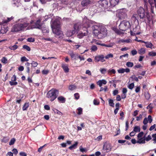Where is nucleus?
I'll use <instances>...</instances> for the list:
<instances>
[{
  "label": "nucleus",
  "mask_w": 156,
  "mask_h": 156,
  "mask_svg": "<svg viewBox=\"0 0 156 156\" xmlns=\"http://www.w3.org/2000/svg\"><path fill=\"white\" fill-rule=\"evenodd\" d=\"M129 23L128 21L122 22L119 25V28L121 30L125 31L129 28Z\"/></svg>",
  "instance_id": "nucleus-6"
},
{
  "label": "nucleus",
  "mask_w": 156,
  "mask_h": 156,
  "mask_svg": "<svg viewBox=\"0 0 156 156\" xmlns=\"http://www.w3.org/2000/svg\"><path fill=\"white\" fill-rule=\"evenodd\" d=\"M148 121L147 118H145L143 120V123L144 125H146L148 123Z\"/></svg>",
  "instance_id": "nucleus-60"
},
{
  "label": "nucleus",
  "mask_w": 156,
  "mask_h": 156,
  "mask_svg": "<svg viewBox=\"0 0 156 156\" xmlns=\"http://www.w3.org/2000/svg\"><path fill=\"white\" fill-rule=\"evenodd\" d=\"M144 43L146 44L145 46L147 48H152V47L153 46L152 43L149 41H145Z\"/></svg>",
  "instance_id": "nucleus-23"
},
{
  "label": "nucleus",
  "mask_w": 156,
  "mask_h": 156,
  "mask_svg": "<svg viewBox=\"0 0 156 156\" xmlns=\"http://www.w3.org/2000/svg\"><path fill=\"white\" fill-rule=\"evenodd\" d=\"M119 73H123L125 72L124 69L122 68L118 70Z\"/></svg>",
  "instance_id": "nucleus-51"
},
{
  "label": "nucleus",
  "mask_w": 156,
  "mask_h": 156,
  "mask_svg": "<svg viewBox=\"0 0 156 156\" xmlns=\"http://www.w3.org/2000/svg\"><path fill=\"white\" fill-rule=\"evenodd\" d=\"M152 139L151 136L150 135H149L148 136L146 137L145 139V140H146L147 141H148L150 140H151Z\"/></svg>",
  "instance_id": "nucleus-57"
},
{
  "label": "nucleus",
  "mask_w": 156,
  "mask_h": 156,
  "mask_svg": "<svg viewBox=\"0 0 156 156\" xmlns=\"http://www.w3.org/2000/svg\"><path fill=\"white\" fill-rule=\"evenodd\" d=\"M23 48L26 50L28 51H30V48L27 45H24L23 46Z\"/></svg>",
  "instance_id": "nucleus-39"
},
{
  "label": "nucleus",
  "mask_w": 156,
  "mask_h": 156,
  "mask_svg": "<svg viewBox=\"0 0 156 156\" xmlns=\"http://www.w3.org/2000/svg\"><path fill=\"white\" fill-rule=\"evenodd\" d=\"M28 61L29 59L25 56L22 57L21 58V61L23 62L25 61L28 62Z\"/></svg>",
  "instance_id": "nucleus-37"
},
{
  "label": "nucleus",
  "mask_w": 156,
  "mask_h": 156,
  "mask_svg": "<svg viewBox=\"0 0 156 156\" xmlns=\"http://www.w3.org/2000/svg\"><path fill=\"white\" fill-rule=\"evenodd\" d=\"M138 14L140 19L147 18L148 20L150 21V14L148 10H139Z\"/></svg>",
  "instance_id": "nucleus-5"
},
{
  "label": "nucleus",
  "mask_w": 156,
  "mask_h": 156,
  "mask_svg": "<svg viewBox=\"0 0 156 156\" xmlns=\"http://www.w3.org/2000/svg\"><path fill=\"white\" fill-rule=\"evenodd\" d=\"M14 17L12 16L10 18H7V20H3L2 23H7L10 22L11 20L13 19Z\"/></svg>",
  "instance_id": "nucleus-20"
},
{
  "label": "nucleus",
  "mask_w": 156,
  "mask_h": 156,
  "mask_svg": "<svg viewBox=\"0 0 156 156\" xmlns=\"http://www.w3.org/2000/svg\"><path fill=\"white\" fill-rule=\"evenodd\" d=\"M29 23L26 22L16 24L12 27L11 31L12 32H17L24 31L25 28L29 26Z\"/></svg>",
  "instance_id": "nucleus-2"
},
{
  "label": "nucleus",
  "mask_w": 156,
  "mask_h": 156,
  "mask_svg": "<svg viewBox=\"0 0 156 156\" xmlns=\"http://www.w3.org/2000/svg\"><path fill=\"white\" fill-rule=\"evenodd\" d=\"M98 49V48L96 45H93L90 48L91 51H95Z\"/></svg>",
  "instance_id": "nucleus-33"
},
{
  "label": "nucleus",
  "mask_w": 156,
  "mask_h": 156,
  "mask_svg": "<svg viewBox=\"0 0 156 156\" xmlns=\"http://www.w3.org/2000/svg\"><path fill=\"white\" fill-rule=\"evenodd\" d=\"M16 141V140L14 138H12L9 142V145H13Z\"/></svg>",
  "instance_id": "nucleus-47"
},
{
  "label": "nucleus",
  "mask_w": 156,
  "mask_h": 156,
  "mask_svg": "<svg viewBox=\"0 0 156 156\" xmlns=\"http://www.w3.org/2000/svg\"><path fill=\"white\" fill-rule=\"evenodd\" d=\"M148 55L150 56H156V52L154 51L149 52Z\"/></svg>",
  "instance_id": "nucleus-42"
},
{
  "label": "nucleus",
  "mask_w": 156,
  "mask_h": 156,
  "mask_svg": "<svg viewBox=\"0 0 156 156\" xmlns=\"http://www.w3.org/2000/svg\"><path fill=\"white\" fill-rule=\"evenodd\" d=\"M119 0H110V2L112 6L114 7L118 4Z\"/></svg>",
  "instance_id": "nucleus-18"
},
{
  "label": "nucleus",
  "mask_w": 156,
  "mask_h": 156,
  "mask_svg": "<svg viewBox=\"0 0 156 156\" xmlns=\"http://www.w3.org/2000/svg\"><path fill=\"white\" fill-rule=\"evenodd\" d=\"M111 149L112 145L109 142H106L104 143L103 147V150L108 152L110 151Z\"/></svg>",
  "instance_id": "nucleus-10"
},
{
  "label": "nucleus",
  "mask_w": 156,
  "mask_h": 156,
  "mask_svg": "<svg viewBox=\"0 0 156 156\" xmlns=\"http://www.w3.org/2000/svg\"><path fill=\"white\" fill-rule=\"evenodd\" d=\"M27 41L30 42H34L35 41V39L34 38L32 37H29L27 38Z\"/></svg>",
  "instance_id": "nucleus-49"
},
{
  "label": "nucleus",
  "mask_w": 156,
  "mask_h": 156,
  "mask_svg": "<svg viewBox=\"0 0 156 156\" xmlns=\"http://www.w3.org/2000/svg\"><path fill=\"white\" fill-rule=\"evenodd\" d=\"M100 29L99 28L98 30L94 29L93 31V33L96 36H97L98 38L100 33Z\"/></svg>",
  "instance_id": "nucleus-25"
},
{
  "label": "nucleus",
  "mask_w": 156,
  "mask_h": 156,
  "mask_svg": "<svg viewBox=\"0 0 156 156\" xmlns=\"http://www.w3.org/2000/svg\"><path fill=\"white\" fill-rule=\"evenodd\" d=\"M147 119H148V121L150 123H151L152 122L153 119L151 115H149L148 116V118Z\"/></svg>",
  "instance_id": "nucleus-50"
},
{
  "label": "nucleus",
  "mask_w": 156,
  "mask_h": 156,
  "mask_svg": "<svg viewBox=\"0 0 156 156\" xmlns=\"http://www.w3.org/2000/svg\"><path fill=\"white\" fill-rule=\"evenodd\" d=\"M62 67L65 73H67L69 72V69L66 65L64 64H62Z\"/></svg>",
  "instance_id": "nucleus-21"
},
{
  "label": "nucleus",
  "mask_w": 156,
  "mask_h": 156,
  "mask_svg": "<svg viewBox=\"0 0 156 156\" xmlns=\"http://www.w3.org/2000/svg\"><path fill=\"white\" fill-rule=\"evenodd\" d=\"M81 25L78 23L75 24L73 26L74 30H75V33L79 30V29Z\"/></svg>",
  "instance_id": "nucleus-19"
},
{
  "label": "nucleus",
  "mask_w": 156,
  "mask_h": 156,
  "mask_svg": "<svg viewBox=\"0 0 156 156\" xmlns=\"http://www.w3.org/2000/svg\"><path fill=\"white\" fill-rule=\"evenodd\" d=\"M126 65L128 67H132L133 66V63L132 62H128L126 63Z\"/></svg>",
  "instance_id": "nucleus-44"
},
{
  "label": "nucleus",
  "mask_w": 156,
  "mask_h": 156,
  "mask_svg": "<svg viewBox=\"0 0 156 156\" xmlns=\"http://www.w3.org/2000/svg\"><path fill=\"white\" fill-rule=\"evenodd\" d=\"M144 96L146 99L148 100L150 99L151 97V95L148 92H145L144 93Z\"/></svg>",
  "instance_id": "nucleus-35"
},
{
  "label": "nucleus",
  "mask_w": 156,
  "mask_h": 156,
  "mask_svg": "<svg viewBox=\"0 0 156 156\" xmlns=\"http://www.w3.org/2000/svg\"><path fill=\"white\" fill-rule=\"evenodd\" d=\"M107 81L105 80H99L97 83V84L99 87H101L103 84H106L107 83Z\"/></svg>",
  "instance_id": "nucleus-17"
},
{
  "label": "nucleus",
  "mask_w": 156,
  "mask_h": 156,
  "mask_svg": "<svg viewBox=\"0 0 156 156\" xmlns=\"http://www.w3.org/2000/svg\"><path fill=\"white\" fill-rule=\"evenodd\" d=\"M8 29L9 28L7 25H3L2 26L0 33L2 34H5L8 31Z\"/></svg>",
  "instance_id": "nucleus-15"
},
{
  "label": "nucleus",
  "mask_w": 156,
  "mask_h": 156,
  "mask_svg": "<svg viewBox=\"0 0 156 156\" xmlns=\"http://www.w3.org/2000/svg\"><path fill=\"white\" fill-rule=\"evenodd\" d=\"M145 143V139H143V138H141L140 139H139L137 141V143L139 144H143Z\"/></svg>",
  "instance_id": "nucleus-27"
},
{
  "label": "nucleus",
  "mask_w": 156,
  "mask_h": 156,
  "mask_svg": "<svg viewBox=\"0 0 156 156\" xmlns=\"http://www.w3.org/2000/svg\"><path fill=\"white\" fill-rule=\"evenodd\" d=\"M105 57L103 55H97L94 58V61L96 62H98L99 61L104 62L105 61L104 59Z\"/></svg>",
  "instance_id": "nucleus-11"
},
{
  "label": "nucleus",
  "mask_w": 156,
  "mask_h": 156,
  "mask_svg": "<svg viewBox=\"0 0 156 156\" xmlns=\"http://www.w3.org/2000/svg\"><path fill=\"white\" fill-rule=\"evenodd\" d=\"M91 23L90 21L87 19H84L83 20V26L85 28H88L90 27Z\"/></svg>",
  "instance_id": "nucleus-13"
},
{
  "label": "nucleus",
  "mask_w": 156,
  "mask_h": 156,
  "mask_svg": "<svg viewBox=\"0 0 156 156\" xmlns=\"http://www.w3.org/2000/svg\"><path fill=\"white\" fill-rule=\"evenodd\" d=\"M107 34V31L106 29L103 27H101L100 29V33L99 38L101 39L105 37Z\"/></svg>",
  "instance_id": "nucleus-8"
},
{
  "label": "nucleus",
  "mask_w": 156,
  "mask_h": 156,
  "mask_svg": "<svg viewBox=\"0 0 156 156\" xmlns=\"http://www.w3.org/2000/svg\"><path fill=\"white\" fill-rule=\"evenodd\" d=\"M16 76L15 75H14L12 77L11 81L14 82V81H16Z\"/></svg>",
  "instance_id": "nucleus-54"
},
{
  "label": "nucleus",
  "mask_w": 156,
  "mask_h": 156,
  "mask_svg": "<svg viewBox=\"0 0 156 156\" xmlns=\"http://www.w3.org/2000/svg\"><path fill=\"white\" fill-rule=\"evenodd\" d=\"M52 110L55 114H58L60 115H62V113L61 112L56 109L53 108Z\"/></svg>",
  "instance_id": "nucleus-32"
},
{
  "label": "nucleus",
  "mask_w": 156,
  "mask_h": 156,
  "mask_svg": "<svg viewBox=\"0 0 156 156\" xmlns=\"http://www.w3.org/2000/svg\"><path fill=\"white\" fill-rule=\"evenodd\" d=\"M11 2L14 6L18 7L21 5L20 0H12Z\"/></svg>",
  "instance_id": "nucleus-14"
},
{
  "label": "nucleus",
  "mask_w": 156,
  "mask_h": 156,
  "mask_svg": "<svg viewBox=\"0 0 156 156\" xmlns=\"http://www.w3.org/2000/svg\"><path fill=\"white\" fill-rule=\"evenodd\" d=\"M146 52V49L144 48H141L138 51V53L141 55L144 54Z\"/></svg>",
  "instance_id": "nucleus-24"
},
{
  "label": "nucleus",
  "mask_w": 156,
  "mask_h": 156,
  "mask_svg": "<svg viewBox=\"0 0 156 156\" xmlns=\"http://www.w3.org/2000/svg\"><path fill=\"white\" fill-rule=\"evenodd\" d=\"M74 96L76 99L78 100L79 98L80 95L78 93H75Z\"/></svg>",
  "instance_id": "nucleus-52"
},
{
  "label": "nucleus",
  "mask_w": 156,
  "mask_h": 156,
  "mask_svg": "<svg viewBox=\"0 0 156 156\" xmlns=\"http://www.w3.org/2000/svg\"><path fill=\"white\" fill-rule=\"evenodd\" d=\"M58 101L62 103H64L66 101V98L62 96L58 97L57 98Z\"/></svg>",
  "instance_id": "nucleus-22"
},
{
  "label": "nucleus",
  "mask_w": 156,
  "mask_h": 156,
  "mask_svg": "<svg viewBox=\"0 0 156 156\" xmlns=\"http://www.w3.org/2000/svg\"><path fill=\"white\" fill-rule=\"evenodd\" d=\"M69 55L71 56V57L72 58H74L75 59H76V55L74 54L73 52H71L69 53Z\"/></svg>",
  "instance_id": "nucleus-46"
},
{
  "label": "nucleus",
  "mask_w": 156,
  "mask_h": 156,
  "mask_svg": "<svg viewBox=\"0 0 156 156\" xmlns=\"http://www.w3.org/2000/svg\"><path fill=\"white\" fill-rule=\"evenodd\" d=\"M59 93L58 90L55 89H52L47 93L46 97L50 99L51 101L55 100L57 97Z\"/></svg>",
  "instance_id": "nucleus-3"
},
{
  "label": "nucleus",
  "mask_w": 156,
  "mask_h": 156,
  "mask_svg": "<svg viewBox=\"0 0 156 156\" xmlns=\"http://www.w3.org/2000/svg\"><path fill=\"white\" fill-rule=\"evenodd\" d=\"M125 10H119L116 14V16L120 19H125L127 17V15Z\"/></svg>",
  "instance_id": "nucleus-7"
},
{
  "label": "nucleus",
  "mask_w": 156,
  "mask_h": 156,
  "mask_svg": "<svg viewBox=\"0 0 156 156\" xmlns=\"http://www.w3.org/2000/svg\"><path fill=\"white\" fill-rule=\"evenodd\" d=\"M77 110L78 111L77 113L78 115H80L82 114L83 109L82 108L79 107L77 108Z\"/></svg>",
  "instance_id": "nucleus-41"
},
{
  "label": "nucleus",
  "mask_w": 156,
  "mask_h": 156,
  "mask_svg": "<svg viewBox=\"0 0 156 156\" xmlns=\"http://www.w3.org/2000/svg\"><path fill=\"white\" fill-rule=\"evenodd\" d=\"M49 73L48 70H43L42 71V73L43 74L47 75Z\"/></svg>",
  "instance_id": "nucleus-61"
},
{
  "label": "nucleus",
  "mask_w": 156,
  "mask_h": 156,
  "mask_svg": "<svg viewBox=\"0 0 156 156\" xmlns=\"http://www.w3.org/2000/svg\"><path fill=\"white\" fill-rule=\"evenodd\" d=\"M18 48V46L16 45H14L13 46H9V48L11 50H15Z\"/></svg>",
  "instance_id": "nucleus-31"
},
{
  "label": "nucleus",
  "mask_w": 156,
  "mask_h": 156,
  "mask_svg": "<svg viewBox=\"0 0 156 156\" xmlns=\"http://www.w3.org/2000/svg\"><path fill=\"white\" fill-rule=\"evenodd\" d=\"M29 103H25L23 105L22 108L23 111L27 110L28 108L29 107Z\"/></svg>",
  "instance_id": "nucleus-28"
},
{
  "label": "nucleus",
  "mask_w": 156,
  "mask_h": 156,
  "mask_svg": "<svg viewBox=\"0 0 156 156\" xmlns=\"http://www.w3.org/2000/svg\"><path fill=\"white\" fill-rule=\"evenodd\" d=\"M41 18H39L35 22L34 20H31L30 24H32V28L41 29L43 24L41 22Z\"/></svg>",
  "instance_id": "nucleus-4"
},
{
  "label": "nucleus",
  "mask_w": 156,
  "mask_h": 156,
  "mask_svg": "<svg viewBox=\"0 0 156 156\" xmlns=\"http://www.w3.org/2000/svg\"><path fill=\"white\" fill-rule=\"evenodd\" d=\"M118 93V90H115L113 91V94L114 96H115Z\"/></svg>",
  "instance_id": "nucleus-63"
},
{
  "label": "nucleus",
  "mask_w": 156,
  "mask_h": 156,
  "mask_svg": "<svg viewBox=\"0 0 156 156\" xmlns=\"http://www.w3.org/2000/svg\"><path fill=\"white\" fill-rule=\"evenodd\" d=\"M109 104L110 106L114 107V103L113 102V100L111 99H109L108 100Z\"/></svg>",
  "instance_id": "nucleus-34"
},
{
  "label": "nucleus",
  "mask_w": 156,
  "mask_h": 156,
  "mask_svg": "<svg viewBox=\"0 0 156 156\" xmlns=\"http://www.w3.org/2000/svg\"><path fill=\"white\" fill-rule=\"evenodd\" d=\"M113 57V54L110 53L107 55L105 56V58L106 59H108L110 58H112Z\"/></svg>",
  "instance_id": "nucleus-36"
},
{
  "label": "nucleus",
  "mask_w": 156,
  "mask_h": 156,
  "mask_svg": "<svg viewBox=\"0 0 156 156\" xmlns=\"http://www.w3.org/2000/svg\"><path fill=\"white\" fill-rule=\"evenodd\" d=\"M51 24L53 33L59 36V37L62 38L64 34L61 30L60 23L59 20L57 19H55L54 21L51 22Z\"/></svg>",
  "instance_id": "nucleus-1"
},
{
  "label": "nucleus",
  "mask_w": 156,
  "mask_h": 156,
  "mask_svg": "<svg viewBox=\"0 0 156 156\" xmlns=\"http://www.w3.org/2000/svg\"><path fill=\"white\" fill-rule=\"evenodd\" d=\"M75 34V30H69L66 33V35L68 37H70L72 36L73 34Z\"/></svg>",
  "instance_id": "nucleus-16"
},
{
  "label": "nucleus",
  "mask_w": 156,
  "mask_h": 156,
  "mask_svg": "<svg viewBox=\"0 0 156 156\" xmlns=\"http://www.w3.org/2000/svg\"><path fill=\"white\" fill-rule=\"evenodd\" d=\"M144 132H140L137 135V137L138 138H141L142 136L144 135Z\"/></svg>",
  "instance_id": "nucleus-56"
},
{
  "label": "nucleus",
  "mask_w": 156,
  "mask_h": 156,
  "mask_svg": "<svg viewBox=\"0 0 156 156\" xmlns=\"http://www.w3.org/2000/svg\"><path fill=\"white\" fill-rule=\"evenodd\" d=\"M78 144L77 142H76L75 143L70 146L69 148L70 150H72L73 149H75L76 148Z\"/></svg>",
  "instance_id": "nucleus-26"
},
{
  "label": "nucleus",
  "mask_w": 156,
  "mask_h": 156,
  "mask_svg": "<svg viewBox=\"0 0 156 156\" xmlns=\"http://www.w3.org/2000/svg\"><path fill=\"white\" fill-rule=\"evenodd\" d=\"M20 155L21 156H27V154L24 152H21L19 153Z\"/></svg>",
  "instance_id": "nucleus-64"
},
{
  "label": "nucleus",
  "mask_w": 156,
  "mask_h": 156,
  "mask_svg": "<svg viewBox=\"0 0 156 156\" xmlns=\"http://www.w3.org/2000/svg\"><path fill=\"white\" fill-rule=\"evenodd\" d=\"M31 64L32 66L34 67H36L38 65V63L37 62L34 61H33Z\"/></svg>",
  "instance_id": "nucleus-59"
},
{
  "label": "nucleus",
  "mask_w": 156,
  "mask_h": 156,
  "mask_svg": "<svg viewBox=\"0 0 156 156\" xmlns=\"http://www.w3.org/2000/svg\"><path fill=\"white\" fill-rule=\"evenodd\" d=\"M100 8L102 9H106L108 7V3L106 0H101L98 2Z\"/></svg>",
  "instance_id": "nucleus-9"
},
{
  "label": "nucleus",
  "mask_w": 156,
  "mask_h": 156,
  "mask_svg": "<svg viewBox=\"0 0 156 156\" xmlns=\"http://www.w3.org/2000/svg\"><path fill=\"white\" fill-rule=\"evenodd\" d=\"M153 140L154 141V143H156V133L153 134L152 135Z\"/></svg>",
  "instance_id": "nucleus-55"
},
{
  "label": "nucleus",
  "mask_w": 156,
  "mask_h": 156,
  "mask_svg": "<svg viewBox=\"0 0 156 156\" xmlns=\"http://www.w3.org/2000/svg\"><path fill=\"white\" fill-rule=\"evenodd\" d=\"M93 3V1L92 0H83L81 2V5L83 7L87 6Z\"/></svg>",
  "instance_id": "nucleus-12"
},
{
  "label": "nucleus",
  "mask_w": 156,
  "mask_h": 156,
  "mask_svg": "<svg viewBox=\"0 0 156 156\" xmlns=\"http://www.w3.org/2000/svg\"><path fill=\"white\" fill-rule=\"evenodd\" d=\"M85 33H79V34H77V37L79 38H82L84 36H85Z\"/></svg>",
  "instance_id": "nucleus-38"
},
{
  "label": "nucleus",
  "mask_w": 156,
  "mask_h": 156,
  "mask_svg": "<svg viewBox=\"0 0 156 156\" xmlns=\"http://www.w3.org/2000/svg\"><path fill=\"white\" fill-rule=\"evenodd\" d=\"M2 62L4 64H6L8 63V60L5 57L2 58L1 60Z\"/></svg>",
  "instance_id": "nucleus-40"
},
{
  "label": "nucleus",
  "mask_w": 156,
  "mask_h": 156,
  "mask_svg": "<svg viewBox=\"0 0 156 156\" xmlns=\"http://www.w3.org/2000/svg\"><path fill=\"white\" fill-rule=\"evenodd\" d=\"M142 114H140L139 116L136 117V120L137 121L140 120L142 118Z\"/></svg>",
  "instance_id": "nucleus-53"
},
{
  "label": "nucleus",
  "mask_w": 156,
  "mask_h": 156,
  "mask_svg": "<svg viewBox=\"0 0 156 156\" xmlns=\"http://www.w3.org/2000/svg\"><path fill=\"white\" fill-rule=\"evenodd\" d=\"M108 74L109 75H111L112 74H115L116 73L115 70L114 69H109L107 71Z\"/></svg>",
  "instance_id": "nucleus-29"
},
{
  "label": "nucleus",
  "mask_w": 156,
  "mask_h": 156,
  "mask_svg": "<svg viewBox=\"0 0 156 156\" xmlns=\"http://www.w3.org/2000/svg\"><path fill=\"white\" fill-rule=\"evenodd\" d=\"M156 124H154L153 126H151L149 128V130L150 131H152V130L154 129L156 127Z\"/></svg>",
  "instance_id": "nucleus-62"
},
{
  "label": "nucleus",
  "mask_w": 156,
  "mask_h": 156,
  "mask_svg": "<svg viewBox=\"0 0 156 156\" xmlns=\"http://www.w3.org/2000/svg\"><path fill=\"white\" fill-rule=\"evenodd\" d=\"M101 73L102 74H105L107 71V69L105 68H100V69Z\"/></svg>",
  "instance_id": "nucleus-43"
},
{
  "label": "nucleus",
  "mask_w": 156,
  "mask_h": 156,
  "mask_svg": "<svg viewBox=\"0 0 156 156\" xmlns=\"http://www.w3.org/2000/svg\"><path fill=\"white\" fill-rule=\"evenodd\" d=\"M133 130L135 132H139L140 131V126H136L133 127Z\"/></svg>",
  "instance_id": "nucleus-30"
},
{
  "label": "nucleus",
  "mask_w": 156,
  "mask_h": 156,
  "mask_svg": "<svg viewBox=\"0 0 156 156\" xmlns=\"http://www.w3.org/2000/svg\"><path fill=\"white\" fill-rule=\"evenodd\" d=\"M76 88V87L74 85H70L69 87V89L71 90H73L75 89Z\"/></svg>",
  "instance_id": "nucleus-45"
},
{
  "label": "nucleus",
  "mask_w": 156,
  "mask_h": 156,
  "mask_svg": "<svg viewBox=\"0 0 156 156\" xmlns=\"http://www.w3.org/2000/svg\"><path fill=\"white\" fill-rule=\"evenodd\" d=\"M134 86V83H132L128 86V87L129 89L132 90Z\"/></svg>",
  "instance_id": "nucleus-48"
},
{
  "label": "nucleus",
  "mask_w": 156,
  "mask_h": 156,
  "mask_svg": "<svg viewBox=\"0 0 156 156\" xmlns=\"http://www.w3.org/2000/svg\"><path fill=\"white\" fill-rule=\"evenodd\" d=\"M127 92V89L126 88H123L122 89V94H126Z\"/></svg>",
  "instance_id": "nucleus-58"
}]
</instances>
